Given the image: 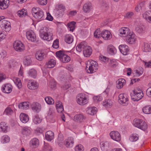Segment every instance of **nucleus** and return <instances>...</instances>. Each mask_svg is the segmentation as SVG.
<instances>
[{
	"label": "nucleus",
	"instance_id": "35",
	"mask_svg": "<svg viewBox=\"0 0 151 151\" xmlns=\"http://www.w3.org/2000/svg\"><path fill=\"white\" fill-rule=\"evenodd\" d=\"M102 105L106 107H110L112 105V102L110 99L106 100L103 102Z\"/></svg>",
	"mask_w": 151,
	"mask_h": 151
},
{
	"label": "nucleus",
	"instance_id": "17",
	"mask_svg": "<svg viewBox=\"0 0 151 151\" xmlns=\"http://www.w3.org/2000/svg\"><path fill=\"white\" fill-rule=\"evenodd\" d=\"M119 48L120 52L123 55H126L128 54L129 51L128 46L125 45H120L119 46Z\"/></svg>",
	"mask_w": 151,
	"mask_h": 151
},
{
	"label": "nucleus",
	"instance_id": "27",
	"mask_svg": "<svg viewBox=\"0 0 151 151\" xmlns=\"http://www.w3.org/2000/svg\"><path fill=\"white\" fill-rule=\"evenodd\" d=\"M97 110V108L95 107H89L87 109L86 112L88 114L94 115L96 113Z\"/></svg>",
	"mask_w": 151,
	"mask_h": 151
},
{
	"label": "nucleus",
	"instance_id": "3",
	"mask_svg": "<svg viewBox=\"0 0 151 151\" xmlns=\"http://www.w3.org/2000/svg\"><path fill=\"white\" fill-rule=\"evenodd\" d=\"M133 124L135 127L144 131L146 130L147 128V125L146 123L141 119H134Z\"/></svg>",
	"mask_w": 151,
	"mask_h": 151
},
{
	"label": "nucleus",
	"instance_id": "7",
	"mask_svg": "<svg viewBox=\"0 0 151 151\" xmlns=\"http://www.w3.org/2000/svg\"><path fill=\"white\" fill-rule=\"evenodd\" d=\"M14 47L15 50L18 52H21L24 50V46L20 41L17 40L14 43Z\"/></svg>",
	"mask_w": 151,
	"mask_h": 151
},
{
	"label": "nucleus",
	"instance_id": "40",
	"mask_svg": "<svg viewBox=\"0 0 151 151\" xmlns=\"http://www.w3.org/2000/svg\"><path fill=\"white\" fill-rule=\"evenodd\" d=\"M76 23L74 22H71L67 24L68 29L70 31L73 32L75 29Z\"/></svg>",
	"mask_w": 151,
	"mask_h": 151
},
{
	"label": "nucleus",
	"instance_id": "13",
	"mask_svg": "<svg viewBox=\"0 0 151 151\" xmlns=\"http://www.w3.org/2000/svg\"><path fill=\"white\" fill-rule=\"evenodd\" d=\"M124 94H120L119 96V101L120 104L123 105H126L128 104V99L124 96Z\"/></svg>",
	"mask_w": 151,
	"mask_h": 151
},
{
	"label": "nucleus",
	"instance_id": "15",
	"mask_svg": "<svg viewBox=\"0 0 151 151\" xmlns=\"http://www.w3.org/2000/svg\"><path fill=\"white\" fill-rule=\"evenodd\" d=\"M135 30L137 33L142 35L145 32L146 27L143 25H139L135 27Z\"/></svg>",
	"mask_w": 151,
	"mask_h": 151
},
{
	"label": "nucleus",
	"instance_id": "49",
	"mask_svg": "<svg viewBox=\"0 0 151 151\" xmlns=\"http://www.w3.org/2000/svg\"><path fill=\"white\" fill-rule=\"evenodd\" d=\"M1 141L3 143H7L9 141V138L7 135L4 136L2 137Z\"/></svg>",
	"mask_w": 151,
	"mask_h": 151
},
{
	"label": "nucleus",
	"instance_id": "24",
	"mask_svg": "<svg viewBox=\"0 0 151 151\" xmlns=\"http://www.w3.org/2000/svg\"><path fill=\"white\" fill-rule=\"evenodd\" d=\"M74 144L73 138L71 137H69L66 140L65 145L68 147H72Z\"/></svg>",
	"mask_w": 151,
	"mask_h": 151
},
{
	"label": "nucleus",
	"instance_id": "37",
	"mask_svg": "<svg viewBox=\"0 0 151 151\" xmlns=\"http://www.w3.org/2000/svg\"><path fill=\"white\" fill-rule=\"evenodd\" d=\"M143 112L147 114H151V106H146L144 107L142 109Z\"/></svg>",
	"mask_w": 151,
	"mask_h": 151
},
{
	"label": "nucleus",
	"instance_id": "11",
	"mask_svg": "<svg viewBox=\"0 0 151 151\" xmlns=\"http://www.w3.org/2000/svg\"><path fill=\"white\" fill-rule=\"evenodd\" d=\"M26 37L27 39L32 42L35 41L36 39L35 35L32 30H30L26 32Z\"/></svg>",
	"mask_w": 151,
	"mask_h": 151
},
{
	"label": "nucleus",
	"instance_id": "2",
	"mask_svg": "<svg viewBox=\"0 0 151 151\" xmlns=\"http://www.w3.org/2000/svg\"><path fill=\"white\" fill-rule=\"evenodd\" d=\"M40 36L41 38L44 40L50 41L52 39V33L47 30V28L45 27L40 31Z\"/></svg>",
	"mask_w": 151,
	"mask_h": 151
},
{
	"label": "nucleus",
	"instance_id": "30",
	"mask_svg": "<svg viewBox=\"0 0 151 151\" xmlns=\"http://www.w3.org/2000/svg\"><path fill=\"white\" fill-rule=\"evenodd\" d=\"M56 62L53 59H52L49 60L46 64V67L48 68H53L55 65Z\"/></svg>",
	"mask_w": 151,
	"mask_h": 151
},
{
	"label": "nucleus",
	"instance_id": "50",
	"mask_svg": "<svg viewBox=\"0 0 151 151\" xmlns=\"http://www.w3.org/2000/svg\"><path fill=\"white\" fill-rule=\"evenodd\" d=\"M65 54L64 52L61 50L57 51L56 53V57H58L60 60V58H62Z\"/></svg>",
	"mask_w": 151,
	"mask_h": 151
},
{
	"label": "nucleus",
	"instance_id": "32",
	"mask_svg": "<svg viewBox=\"0 0 151 151\" xmlns=\"http://www.w3.org/2000/svg\"><path fill=\"white\" fill-rule=\"evenodd\" d=\"M125 80L123 78L119 79L117 82L116 87L118 89L122 88L123 87L124 84L125 83Z\"/></svg>",
	"mask_w": 151,
	"mask_h": 151
},
{
	"label": "nucleus",
	"instance_id": "26",
	"mask_svg": "<svg viewBox=\"0 0 151 151\" xmlns=\"http://www.w3.org/2000/svg\"><path fill=\"white\" fill-rule=\"evenodd\" d=\"M20 119L23 123H25L27 122L29 120L28 116L26 114L22 113L19 116Z\"/></svg>",
	"mask_w": 151,
	"mask_h": 151
},
{
	"label": "nucleus",
	"instance_id": "1",
	"mask_svg": "<svg viewBox=\"0 0 151 151\" xmlns=\"http://www.w3.org/2000/svg\"><path fill=\"white\" fill-rule=\"evenodd\" d=\"M120 36L126 37V40L130 44L134 43L136 37L135 35L133 32H130L129 28L124 27H122L119 30Z\"/></svg>",
	"mask_w": 151,
	"mask_h": 151
},
{
	"label": "nucleus",
	"instance_id": "18",
	"mask_svg": "<svg viewBox=\"0 0 151 151\" xmlns=\"http://www.w3.org/2000/svg\"><path fill=\"white\" fill-rule=\"evenodd\" d=\"M38 84L36 81H29L28 82L27 86L31 90L36 89L38 87Z\"/></svg>",
	"mask_w": 151,
	"mask_h": 151
},
{
	"label": "nucleus",
	"instance_id": "58",
	"mask_svg": "<svg viewBox=\"0 0 151 151\" xmlns=\"http://www.w3.org/2000/svg\"><path fill=\"white\" fill-rule=\"evenodd\" d=\"M58 40H55L53 43L52 47L55 49H57L58 48Z\"/></svg>",
	"mask_w": 151,
	"mask_h": 151
},
{
	"label": "nucleus",
	"instance_id": "45",
	"mask_svg": "<svg viewBox=\"0 0 151 151\" xmlns=\"http://www.w3.org/2000/svg\"><path fill=\"white\" fill-rule=\"evenodd\" d=\"M70 60V57L68 55L65 54L62 58H60V60L63 63H66L69 61Z\"/></svg>",
	"mask_w": 151,
	"mask_h": 151
},
{
	"label": "nucleus",
	"instance_id": "59",
	"mask_svg": "<svg viewBox=\"0 0 151 151\" xmlns=\"http://www.w3.org/2000/svg\"><path fill=\"white\" fill-rule=\"evenodd\" d=\"M58 9L61 11V12H64L65 10V8L64 6L62 4H60L58 6Z\"/></svg>",
	"mask_w": 151,
	"mask_h": 151
},
{
	"label": "nucleus",
	"instance_id": "25",
	"mask_svg": "<svg viewBox=\"0 0 151 151\" xmlns=\"http://www.w3.org/2000/svg\"><path fill=\"white\" fill-rule=\"evenodd\" d=\"M54 134L51 131H48L45 133L46 139L48 141H51L54 138Z\"/></svg>",
	"mask_w": 151,
	"mask_h": 151
},
{
	"label": "nucleus",
	"instance_id": "10",
	"mask_svg": "<svg viewBox=\"0 0 151 151\" xmlns=\"http://www.w3.org/2000/svg\"><path fill=\"white\" fill-rule=\"evenodd\" d=\"M86 116L82 114L75 115L73 117V120L76 122L79 123L83 122L86 119Z\"/></svg>",
	"mask_w": 151,
	"mask_h": 151
},
{
	"label": "nucleus",
	"instance_id": "53",
	"mask_svg": "<svg viewBox=\"0 0 151 151\" xmlns=\"http://www.w3.org/2000/svg\"><path fill=\"white\" fill-rule=\"evenodd\" d=\"M151 14V12L147 11L142 14V16L143 18L146 20H147V18L149 17Z\"/></svg>",
	"mask_w": 151,
	"mask_h": 151
},
{
	"label": "nucleus",
	"instance_id": "47",
	"mask_svg": "<svg viewBox=\"0 0 151 151\" xmlns=\"http://www.w3.org/2000/svg\"><path fill=\"white\" fill-rule=\"evenodd\" d=\"M45 100L46 103L48 104H52L54 103L53 99L50 96H47L45 99Z\"/></svg>",
	"mask_w": 151,
	"mask_h": 151
},
{
	"label": "nucleus",
	"instance_id": "41",
	"mask_svg": "<svg viewBox=\"0 0 151 151\" xmlns=\"http://www.w3.org/2000/svg\"><path fill=\"white\" fill-rule=\"evenodd\" d=\"M139 138V136L138 134H132L129 138L130 141L132 142L137 141Z\"/></svg>",
	"mask_w": 151,
	"mask_h": 151
},
{
	"label": "nucleus",
	"instance_id": "64",
	"mask_svg": "<svg viewBox=\"0 0 151 151\" xmlns=\"http://www.w3.org/2000/svg\"><path fill=\"white\" fill-rule=\"evenodd\" d=\"M56 107L58 113H61L64 110L63 106H58Z\"/></svg>",
	"mask_w": 151,
	"mask_h": 151
},
{
	"label": "nucleus",
	"instance_id": "34",
	"mask_svg": "<svg viewBox=\"0 0 151 151\" xmlns=\"http://www.w3.org/2000/svg\"><path fill=\"white\" fill-rule=\"evenodd\" d=\"M27 10L22 9L18 11L17 12V15L20 17H25L27 15Z\"/></svg>",
	"mask_w": 151,
	"mask_h": 151
},
{
	"label": "nucleus",
	"instance_id": "48",
	"mask_svg": "<svg viewBox=\"0 0 151 151\" xmlns=\"http://www.w3.org/2000/svg\"><path fill=\"white\" fill-rule=\"evenodd\" d=\"M101 33L100 29H98L95 31L94 36L96 38H100L101 37Z\"/></svg>",
	"mask_w": 151,
	"mask_h": 151
},
{
	"label": "nucleus",
	"instance_id": "28",
	"mask_svg": "<svg viewBox=\"0 0 151 151\" xmlns=\"http://www.w3.org/2000/svg\"><path fill=\"white\" fill-rule=\"evenodd\" d=\"M7 0H0V9H4L7 8L9 4L7 3Z\"/></svg>",
	"mask_w": 151,
	"mask_h": 151
},
{
	"label": "nucleus",
	"instance_id": "38",
	"mask_svg": "<svg viewBox=\"0 0 151 151\" xmlns=\"http://www.w3.org/2000/svg\"><path fill=\"white\" fill-rule=\"evenodd\" d=\"M31 131L29 128L25 127H23L22 129V133L23 135L28 136L29 135Z\"/></svg>",
	"mask_w": 151,
	"mask_h": 151
},
{
	"label": "nucleus",
	"instance_id": "22",
	"mask_svg": "<svg viewBox=\"0 0 151 151\" xmlns=\"http://www.w3.org/2000/svg\"><path fill=\"white\" fill-rule=\"evenodd\" d=\"M92 49L91 47L87 46L85 48V49L83 50V54L84 56L86 57H89L91 54Z\"/></svg>",
	"mask_w": 151,
	"mask_h": 151
},
{
	"label": "nucleus",
	"instance_id": "6",
	"mask_svg": "<svg viewBox=\"0 0 151 151\" xmlns=\"http://www.w3.org/2000/svg\"><path fill=\"white\" fill-rule=\"evenodd\" d=\"M77 103L81 105H84L88 102V100L86 98V95L83 93L78 94L76 97Z\"/></svg>",
	"mask_w": 151,
	"mask_h": 151
},
{
	"label": "nucleus",
	"instance_id": "29",
	"mask_svg": "<svg viewBox=\"0 0 151 151\" xmlns=\"http://www.w3.org/2000/svg\"><path fill=\"white\" fill-rule=\"evenodd\" d=\"M64 40L66 43L70 44L73 41V37L70 35H67L65 37Z\"/></svg>",
	"mask_w": 151,
	"mask_h": 151
},
{
	"label": "nucleus",
	"instance_id": "55",
	"mask_svg": "<svg viewBox=\"0 0 151 151\" xmlns=\"http://www.w3.org/2000/svg\"><path fill=\"white\" fill-rule=\"evenodd\" d=\"M143 73V72L142 70L139 71L138 70H135V73H133V74L134 77H135L138 76H139L142 74Z\"/></svg>",
	"mask_w": 151,
	"mask_h": 151
},
{
	"label": "nucleus",
	"instance_id": "8",
	"mask_svg": "<svg viewBox=\"0 0 151 151\" xmlns=\"http://www.w3.org/2000/svg\"><path fill=\"white\" fill-rule=\"evenodd\" d=\"M137 92L136 91H133L134 95L131 96L132 99L134 101H138L140 100L143 96V93L141 91Z\"/></svg>",
	"mask_w": 151,
	"mask_h": 151
},
{
	"label": "nucleus",
	"instance_id": "20",
	"mask_svg": "<svg viewBox=\"0 0 151 151\" xmlns=\"http://www.w3.org/2000/svg\"><path fill=\"white\" fill-rule=\"evenodd\" d=\"M87 46L85 42H83L77 45L76 47V49L78 52H80L82 50L83 51L85 49V48Z\"/></svg>",
	"mask_w": 151,
	"mask_h": 151
},
{
	"label": "nucleus",
	"instance_id": "31",
	"mask_svg": "<svg viewBox=\"0 0 151 151\" xmlns=\"http://www.w3.org/2000/svg\"><path fill=\"white\" fill-rule=\"evenodd\" d=\"M91 9L92 6L90 3L85 4L83 7V10L86 13L89 12Z\"/></svg>",
	"mask_w": 151,
	"mask_h": 151
},
{
	"label": "nucleus",
	"instance_id": "12",
	"mask_svg": "<svg viewBox=\"0 0 151 151\" xmlns=\"http://www.w3.org/2000/svg\"><path fill=\"white\" fill-rule=\"evenodd\" d=\"M12 86L10 84H6L2 86L1 90L4 93H8L12 91Z\"/></svg>",
	"mask_w": 151,
	"mask_h": 151
},
{
	"label": "nucleus",
	"instance_id": "16",
	"mask_svg": "<svg viewBox=\"0 0 151 151\" xmlns=\"http://www.w3.org/2000/svg\"><path fill=\"white\" fill-rule=\"evenodd\" d=\"M101 37L105 40H109L111 38L112 35L108 30H105L101 33Z\"/></svg>",
	"mask_w": 151,
	"mask_h": 151
},
{
	"label": "nucleus",
	"instance_id": "23",
	"mask_svg": "<svg viewBox=\"0 0 151 151\" xmlns=\"http://www.w3.org/2000/svg\"><path fill=\"white\" fill-rule=\"evenodd\" d=\"M39 144V141L37 138L32 139L30 142V147L32 148H35L37 147Z\"/></svg>",
	"mask_w": 151,
	"mask_h": 151
},
{
	"label": "nucleus",
	"instance_id": "62",
	"mask_svg": "<svg viewBox=\"0 0 151 151\" xmlns=\"http://www.w3.org/2000/svg\"><path fill=\"white\" fill-rule=\"evenodd\" d=\"M50 87L52 89H55L56 88V83L54 81L50 82L49 84Z\"/></svg>",
	"mask_w": 151,
	"mask_h": 151
},
{
	"label": "nucleus",
	"instance_id": "14",
	"mask_svg": "<svg viewBox=\"0 0 151 151\" xmlns=\"http://www.w3.org/2000/svg\"><path fill=\"white\" fill-rule=\"evenodd\" d=\"M46 53L44 50L39 51L35 54V57L37 60L41 61L46 57Z\"/></svg>",
	"mask_w": 151,
	"mask_h": 151
},
{
	"label": "nucleus",
	"instance_id": "63",
	"mask_svg": "<svg viewBox=\"0 0 151 151\" xmlns=\"http://www.w3.org/2000/svg\"><path fill=\"white\" fill-rule=\"evenodd\" d=\"M38 3L41 5H45L47 4V0H38Z\"/></svg>",
	"mask_w": 151,
	"mask_h": 151
},
{
	"label": "nucleus",
	"instance_id": "61",
	"mask_svg": "<svg viewBox=\"0 0 151 151\" xmlns=\"http://www.w3.org/2000/svg\"><path fill=\"white\" fill-rule=\"evenodd\" d=\"M61 11L58 9L55 13V15L58 17H61L62 16L64 12H61Z\"/></svg>",
	"mask_w": 151,
	"mask_h": 151
},
{
	"label": "nucleus",
	"instance_id": "46",
	"mask_svg": "<svg viewBox=\"0 0 151 151\" xmlns=\"http://www.w3.org/2000/svg\"><path fill=\"white\" fill-rule=\"evenodd\" d=\"M13 81L19 88L22 87V84L19 78H16Z\"/></svg>",
	"mask_w": 151,
	"mask_h": 151
},
{
	"label": "nucleus",
	"instance_id": "21",
	"mask_svg": "<svg viewBox=\"0 0 151 151\" xmlns=\"http://www.w3.org/2000/svg\"><path fill=\"white\" fill-rule=\"evenodd\" d=\"M9 129V127L5 122H2L0 123V132L6 133Z\"/></svg>",
	"mask_w": 151,
	"mask_h": 151
},
{
	"label": "nucleus",
	"instance_id": "60",
	"mask_svg": "<svg viewBox=\"0 0 151 151\" xmlns=\"http://www.w3.org/2000/svg\"><path fill=\"white\" fill-rule=\"evenodd\" d=\"M114 61V60L111 61L110 63H109V66L112 68H114L116 67V63Z\"/></svg>",
	"mask_w": 151,
	"mask_h": 151
},
{
	"label": "nucleus",
	"instance_id": "56",
	"mask_svg": "<svg viewBox=\"0 0 151 151\" xmlns=\"http://www.w3.org/2000/svg\"><path fill=\"white\" fill-rule=\"evenodd\" d=\"M76 151H83L84 150L83 146L81 145H77L75 148Z\"/></svg>",
	"mask_w": 151,
	"mask_h": 151
},
{
	"label": "nucleus",
	"instance_id": "5",
	"mask_svg": "<svg viewBox=\"0 0 151 151\" xmlns=\"http://www.w3.org/2000/svg\"><path fill=\"white\" fill-rule=\"evenodd\" d=\"M88 66V69L90 72L88 73H92L94 72L98 69V64L96 61L93 60H88L87 63L86 67Z\"/></svg>",
	"mask_w": 151,
	"mask_h": 151
},
{
	"label": "nucleus",
	"instance_id": "52",
	"mask_svg": "<svg viewBox=\"0 0 151 151\" xmlns=\"http://www.w3.org/2000/svg\"><path fill=\"white\" fill-rule=\"evenodd\" d=\"M41 121V119L38 116H35L33 119V122L36 124L40 123Z\"/></svg>",
	"mask_w": 151,
	"mask_h": 151
},
{
	"label": "nucleus",
	"instance_id": "51",
	"mask_svg": "<svg viewBox=\"0 0 151 151\" xmlns=\"http://www.w3.org/2000/svg\"><path fill=\"white\" fill-rule=\"evenodd\" d=\"M13 113V111L10 108H6L4 112V114L7 115H11Z\"/></svg>",
	"mask_w": 151,
	"mask_h": 151
},
{
	"label": "nucleus",
	"instance_id": "9",
	"mask_svg": "<svg viewBox=\"0 0 151 151\" xmlns=\"http://www.w3.org/2000/svg\"><path fill=\"white\" fill-rule=\"evenodd\" d=\"M111 138L114 141L119 142L121 140V135L117 131H113L110 133Z\"/></svg>",
	"mask_w": 151,
	"mask_h": 151
},
{
	"label": "nucleus",
	"instance_id": "39",
	"mask_svg": "<svg viewBox=\"0 0 151 151\" xmlns=\"http://www.w3.org/2000/svg\"><path fill=\"white\" fill-rule=\"evenodd\" d=\"M107 51L110 54L113 55L115 53L116 50L114 46L112 45H110L108 47Z\"/></svg>",
	"mask_w": 151,
	"mask_h": 151
},
{
	"label": "nucleus",
	"instance_id": "33",
	"mask_svg": "<svg viewBox=\"0 0 151 151\" xmlns=\"http://www.w3.org/2000/svg\"><path fill=\"white\" fill-rule=\"evenodd\" d=\"M19 108L21 109H27L29 108L28 102H24L19 104L18 105Z\"/></svg>",
	"mask_w": 151,
	"mask_h": 151
},
{
	"label": "nucleus",
	"instance_id": "43",
	"mask_svg": "<svg viewBox=\"0 0 151 151\" xmlns=\"http://www.w3.org/2000/svg\"><path fill=\"white\" fill-rule=\"evenodd\" d=\"M28 73L29 76L32 77L33 78H35L36 77V71L33 69H30L28 71Z\"/></svg>",
	"mask_w": 151,
	"mask_h": 151
},
{
	"label": "nucleus",
	"instance_id": "36",
	"mask_svg": "<svg viewBox=\"0 0 151 151\" xmlns=\"http://www.w3.org/2000/svg\"><path fill=\"white\" fill-rule=\"evenodd\" d=\"M100 147L102 150H104L109 147V143L107 141H103L100 143Z\"/></svg>",
	"mask_w": 151,
	"mask_h": 151
},
{
	"label": "nucleus",
	"instance_id": "57",
	"mask_svg": "<svg viewBox=\"0 0 151 151\" xmlns=\"http://www.w3.org/2000/svg\"><path fill=\"white\" fill-rule=\"evenodd\" d=\"M4 28L6 29V31H9L11 29L10 23L9 22L7 24H6L3 27Z\"/></svg>",
	"mask_w": 151,
	"mask_h": 151
},
{
	"label": "nucleus",
	"instance_id": "4",
	"mask_svg": "<svg viewBox=\"0 0 151 151\" xmlns=\"http://www.w3.org/2000/svg\"><path fill=\"white\" fill-rule=\"evenodd\" d=\"M32 13L33 16L37 19H43L44 13L42 10L39 8L33 7L32 9Z\"/></svg>",
	"mask_w": 151,
	"mask_h": 151
},
{
	"label": "nucleus",
	"instance_id": "54",
	"mask_svg": "<svg viewBox=\"0 0 151 151\" xmlns=\"http://www.w3.org/2000/svg\"><path fill=\"white\" fill-rule=\"evenodd\" d=\"M93 99L95 102L98 103L101 101L103 99L102 97L101 96H95L93 97Z\"/></svg>",
	"mask_w": 151,
	"mask_h": 151
},
{
	"label": "nucleus",
	"instance_id": "19",
	"mask_svg": "<svg viewBox=\"0 0 151 151\" xmlns=\"http://www.w3.org/2000/svg\"><path fill=\"white\" fill-rule=\"evenodd\" d=\"M32 108L34 111L38 113L41 110V106L39 103L34 102L32 105Z\"/></svg>",
	"mask_w": 151,
	"mask_h": 151
},
{
	"label": "nucleus",
	"instance_id": "44",
	"mask_svg": "<svg viewBox=\"0 0 151 151\" xmlns=\"http://www.w3.org/2000/svg\"><path fill=\"white\" fill-rule=\"evenodd\" d=\"M31 62L32 60L30 56H26L24 58L23 63L25 65H30Z\"/></svg>",
	"mask_w": 151,
	"mask_h": 151
},
{
	"label": "nucleus",
	"instance_id": "42",
	"mask_svg": "<svg viewBox=\"0 0 151 151\" xmlns=\"http://www.w3.org/2000/svg\"><path fill=\"white\" fill-rule=\"evenodd\" d=\"M144 51L145 52L151 51V43H144Z\"/></svg>",
	"mask_w": 151,
	"mask_h": 151
}]
</instances>
